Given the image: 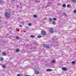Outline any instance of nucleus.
Returning <instances> with one entry per match:
<instances>
[{"mask_svg": "<svg viewBox=\"0 0 76 76\" xmlns=\"http://www.w3.org/2000/svg\"><path fill=\"white\" fill-rule=\"evenodd\" d=\"M5 17H6V18H10V14L7 12H6L5 13Z\"/></svg>", "mask_w": 76, "mask_h": 76, "instance_id": "nucleus-1", "label": "nucleus"}, {"mask_svg": "<svg viewBox=\"0 0 76 76\" xmlns=\"http://www.w3.org/2000/svg\"><path fill=\"white\" fill-rule=\"evenodd\" d=\"M43 45L45 48H50V47L47 45L43 44Z\"/></svg>", "mask_w": 76, "mask_h": 76, "instance_id": "nucleus-2", "label": "nucleus"}, {"mask_svg": "<svg viewBox=\"0 0 76 76\" xmlns=\"http://www.w3.org/2000/svg\"><path fill=\"white\" fill-rule=\"evenodd\" d=\"M34 73L36 74H37V75H38L39 74V71L37 69L34 70Z\"/></svg>", "mask_w": 76, "mask_h": 76, "instance_id": "nucleus-3", "label": "nucleus"}, {"mask_svg": "<svg viewBox=\"0 0 76 76\" xmlns=\"http://www.w3.org/2000/svg\"><path fill=\"white\" fill-rule=\"evenodd\" d=\"M41 33H42V35H45L47 34L46 32L45 31H44L43 30L41 31Z\"/></svg>", "mask_w": 76, "mask_h": 76, "instance_id": "nucleus-4", "label": "nucleus"}, {"mask_svg": "<svg viewBox=\"0 0 76 76\" xmlns=\"http://www.w3.org/2000/svg\"><path fill=\"white\" fill-rule=\"evenodd\" d=\"M50 33L51 34H53L54 33V30L52 28H50L49 29Z\"/></svg>", "mask_w": 76, "mask_h": 76, "instance_id": "nucleus-5", "label": "nucleus"}, {"mask_svg": "<svg viewBox=\"0 0 76 76\" xmlns=\"http://www.w3.org/2000/svg\"><path fill=\"white\" fill-rule=\"evenodd\" d=\"M62 70L64 71H67V69L66 67H62Z\"/></svg>", "mask_w": 76, "mask_h": 76, "instance_id": "nucleus-6", "label": "nucleus"}, {"mask_svg": "<svg viewBox=\"0 0 76 76\" xmlns=\"http://www.w3.org/2000/svg\"><path fill=\"white\" fill-rule=\"evenodd\" d=\"M46 70L47 72H51V71H52L51 69H46Z\"/></svg>", "mask_w": 76, "mask_h": 76, "instance_id": "nucleus-7", "label": "nucleus"}, {"mask_svg": "<svg viewBox=\"0 0 76 76\" xmlns=\"http://www.w3.org/2000/svg\"><path fill=\"white\" fill-rule=\"evenodd\" d=\"M16 52H19V49L17 48L15 50Z\"/></svg>", "mask_w": 76, "mask_h": 76, "instance_id": "nucleus-8", "label": "nucleus"}, {"mask_svg": "<svg viewBox=\"0 0 76 76\" xmlns=\"http://www.w3.org/2000/svg\"><path fill=\"white\" fill-rule=\"evenodd\" d=\"M42 37V36L41 35H39L37 36V38H41Z\"/></svg>", "mask_w": 76, "mask_h": 76, "instance_id": "nucleus-9", "label": "nucleus"}, {"mask_svg": "<svg viewBox=\"0 0 76 76\" xmlns=\"http://www.w3.org/2000/svg\"><path fill=\"white\" fill-rule=\"evenodd\" d=\"M0 60H1V61H3V58L2 57H1L0 58Z\"/></svg>", "mask_w": 76, "mask_h": 76, "instance_id": "nucleus-10", "label": "nucleus"}, {"mask_svg": "<svg viewBox=\"0 0 76 76\" xmlns=\"http://www.w3.org/2000/svg\"><path fill=\"white\" fill-rule=\"evenodd\" d=\"M63 7H66V4H64L63 5Z\"/></svg>", "mask_w": 76, "mask_h": 76, "instance_id": "nucleus-11", "label": "nucleus"}, {"mask_svg": "<svg viewBox=\"0 0 76 76\" xmlns=\"http://www.w3.org/2000/svg\"><path fill=\"white\" fill-rule=\"evenodd\" d=\"M73 3H76V0H71Z\"/></svg>", "mask_w": 76, "mask_h": 76, "instance_id": "nucleus-12", "label": "nucleus"}, {"mask_svg": "<svg viewBox=\"0 0 76 76\" xmlns=\"http://www.w3.org/2000/svg\"><path fill=\"white\" fill-rule=\"evenodd\" d=\"M33 17H34V18H37V15L34 14V15H33Z\"/></svg>", "mask_w": 76, "mask_h": 76, "instance_id": "nucleus-13", "label": "nucleus"}, {"mask_svg": "<svg viewBox=\"0 0 76 76\" xmlns=\"http://www.w3.org/2000/svg\"><path fill=\"white\" fill-rule=\"evenodd\" d=\"M6 53L4 52V53H2L3 56H5V55H6Z\"/></svg>", "mask_w": 76, "mask_h": 76, "instance_id": "nucleus-14", "label": "nucleus"}, {"mask_svg": "<svg viewBox=\"0 0 76 76\" xmlns=\"http://www.w3.org/2000/svg\"><path fill=\"white\" fill-rule=\"evenodd\" d=\"M53 24V25H56V23L55 22V21H53L52 22Z\"/></svg>", "mask_w": 76, "mask_h": 76, "instance_id": "nucleus-15", "label": "nucleus"}, {"mask_svg": "<svg viewBox=\"0 0 76 76\" xmlns=\"http://www.w3.org/2000/svg\"><path fill=\"white\" fill-rule=\"evenodd\" d=\"M71 6L70 5V4H69L67 5V7H71Z\"/></svg>", "mask_w": 76, "mask_h": 76, "instance_id": "nucleus-16", "label": "nucleus"}, {"mask_svg": "<svg viewBox=\"0 0 76 76\" xmlns=\"http://www.w3.org/2000/svg\"><path fill=\"white\" fill-rule=\"evenodd\" d=\"M28 25L29 26H31L32 25V23H28Z\"/></svg>", "mask_w": 76, "mask_h": 76, "instance_id": "nucleus-17", "label": "nucleus"}, {"mask_svg": "<svg viewBox=\"0 0 76 76\" xmlns=\"http://www.w3.org/2000/svg\"><path fill=\"white\" fill-rule=\"evenodd\" d=\"M30 37L31 38H34V37H35V36H33L32 35H31Z\"/></svg>", "mask_w": 76, "mask_h": 76, "instance_id": "nucleus-18", "label": "nucleus"}, {"mask_svg": "<svg viewBox=\"0 0 76 76\" xmlns=\"http://www.w3.org/2000/svg\"><path fill=\"white\" fill-rule=\"evenodd\" d=\"M49 21H50V22H51V21H52V18H49Z\"/></svg>", "mask_w": 76, "mask_h": 76, "instance_id": "nucleus-19", "label": "nucleus"}, {"mask_svg": "<svg viewBox=\"0 0 76 76\" xmlns=\"http://www.w3.org/2000/svg\"><path fill=\"white\" fill-rule=\"evenodd\" d=\"M16 39H19V37L18 36H17L16 37Z\"/></svg>", "mask_w": 76, "mask_h": 76, "instance_id": "nucleus-20", "label": "nucleus"}, {"mask_svg": "<svg viewBox=\"0 0 76 76\" xmlns=\"http://www.w3.org/2000/svg\"><path fill=\"white\" fill-rule=\"evenodd\" d=\"M2 67L3 68H6V66L5 65H3Z\"/></svg>", "mask_w": 76, "mask_h": 76, "instance_id": "nucleus-21", "label": "nucleus"}, {"mask_svg": "<svg viewBox=\"0 0 76 76\" xmlns=\"http://www.w3.org/2000/svg\"><path fill=\"white\" fill-rule=\"evenodd\" d=\"M53 20H57V18H53Z\"/></svg>", "mask_w": 76, "mask_h": 76, "instance_id": "nucleus-22", "label": "nucleus"}, {"mask_svg": "<svg viewBox=\"0 0 76 76\" xmlns=\"http://www.w3.org/2000/svg\"><path fill=\"white\" fill-rule=\"evenodd\" d=\"M3 3V1L1 0L0 1V4H1Z\"/></svg>", "mask_w": 76, "mask_h": 76, "instance_id": "nucleus-23", "label": "nucleus"}, {"mask_svg": "<svg viewBox=\"0 0 76 76\" xmlns=\"http://www.w3.org/2000/svg\"><path fill=\"white\" fill-rule=\"evenodd\" d=\"M74 13H76V10H74Z\"/></svg>", "mask_w": 76, "mask_h": 76, "instance_id": "nucleus-24", "label": "nucleus"}, {"mask_svg": "<svg viewBox=\"0 0 76 76\" xmlns=\"http://www.w3.org/2000/svg\"><path fill=\"white\" fill-rule=\"evenodd\" d=\"M72 64H75V61H73L72 62Z\"/></svg>", "mask_w": 76, "mask_h": 76, "instance_id": "nucleus-25", "label": "nucleus"}, {"mask_svg": "<svg viewBox=\"0 0 76 76\" xmlns=\"http://www.w3.org/2000/svg\"><path fill=\"white\" fill-rule=\"evenodd\" d=\"M52 63H55V62H56L55 61H52Z\"/></svg>", "mask_w": 76, "mask_h": 76, "instance_id": "nucleus-26", "label": "nucleus"}, {"mask_svg": "<svg viewBox=\"0 0 76 76\" xmlns=\"http://www.w3.org/2000/svg\"><path fill=\"white\" fill-rule=\"evenodd\" d=\"M17 76H21V75L20 74H17Z\"/></svg>", "mask_w": 76, "mask_h": 76, "instance_id": "nucleus-27", "label": "nucleus"}, {"mask_svg": "<svg viewBox=\"0 0 76 76\" xmlns=\"http://www.w3.org/2000/svg\"><path fill=\"white\" fill-rule=\"evenodd\" d=\"M20 28H22V27H23V26L21 25H20Z\"/></svg>", "mask_w": 76, "mask_h": 76, "instance_id": "nucleus-28", "label": "nucleus"}, {"mask_svg": "<svg viewBox=\"0 0 76 76\" xmlns=\"http://www.w3.org/2000/svg\"><path fill=\"white\" fill-rule=\"evenodd\" d=\"M63 15H64L65 16H66V13H64Z\"/></svg>", "mask_w": 76, "mask_h": 76, "instance_id": "nucleus-29", "label": "nucleus"}, {"mask_svg": "<svg viewBox=\"0 0 76 76\" xmlns=\"http://www.w3.org/2000/svg\"><path fill=\"white\" fill-rule=\"evenodd\" d=\"M13 0V1H15V0Z\"/></svg>", "mask_w": 76, "mask_h": 76, "instance_id": "nucleus-30", "label": "nucleus"}, {"mask_svg": "<svg viewBox=\"0 0 76 76\" xmlns=\"http://www.w3.org/2000/svg\"><path fill=\"white\" fill-rule=\"evenodd\" d=\"M1 22V20H0V23Z\"/></svg>", "mask_w": 76, "mask_h": 76, "instance_id": "nucleus-31", "label": "nucleus"}, {"mask_svg": "<svg viewBox=\"0 0 76 76\" xmlns=\"http://www.w3.org/2000/svg\"><path fill=\"white\" fill-rule=\"evenodd\" d=\"M27 76H29V75H28H28H27Z\"/></svg>", "mask_w": 76, "mask_h": 76, "instance_id": "nucleus-32", "label": "nucleus"}, {"mask_svg": "<svg viewBox=\"0 0 76 76\" xmlns=\"http://www.w3.org/2000/svg\"><path fill=\"white\" fill-rule=\"evenodd\" d=\"M0 52H1V50H0Z\"/></svg>", "mask_w": 76, "mask_h": 76, "instance_id": "nucleus-33", "label": "nucleus"}]
</instances>
